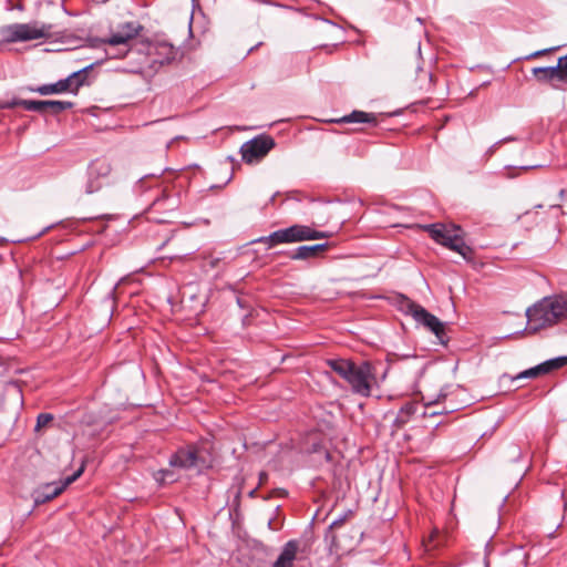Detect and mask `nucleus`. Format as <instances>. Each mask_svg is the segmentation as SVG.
Instances as JSON below:
<instances>
[{
	"mask_svg": "<svg viewBox=\"0 0 567 567\" xmlns=\"http://www.w3.org/2000/svg\"><path fill=\"white\" fill-rule=\"evenodd\" d=\"M327 364L340 378L346 380L352 392L361 396H370L372 386L377 383L375 368L369 361L357 364L347 359H329Z\"/></svg>",
	"mask_w": 567,
	"mask_h": 567,
	"instance_id": "f257e3e1",
	"label": "nucleus"
},
{
	"mask_svg": "<svg viewBox=\"0 0 567 567\" xmlns=\"http://www.w3.org/2000/svg\"><path fill=\"white\" fill-rule=\"evenodd\" d=\"M401 309L411 315L416 322L423 324L426 329L433 332L440 343L446 344L449 342L445 324L437 317L430 313L425 308L415 303L410 298L402 296Z\"/></svg>",
	"mask_w": 567,
	"mask_h": 567,
	"instance_id": "39448f33",
	"label": "nucleus"
},
{
	"mask_svg": "<svg viewBox=\"0 0 567 567\" xmlns=\"http://www.w3.org/2000/svg\"><path fill=\"white\" fill-rule=\"evenodd\" d=\"M431 238L440 245L460 254L465 260H471L473 249L464 241L462 229L455 224H430L423 226Z\"/></svg>",
	"mask_w": 567,
	"mask_h": 567,
	"instance_id": "7ed1b4c3",
	"label": "nucleus"
},
{
	"mask_svg": "<svg viewBox=\"0 0 567 567\" xmlns=\"http://www.w3.org/2000/svg\"><path fill=\"white\" fill-rule=\"evenodd\" d=\"M566 196H567V190L561 189V190L559 192V197H560L561 199H564Z\"/></svg>",
	"mask_w": 567,
	"mask_h": 567,
	"instance_id": "a19ab883",
	"label": "nucleus"
},
{
	"mask_svg": "<svg viewBox=\"0 0 567 567\" xmlns=\"http://www.w3.org/2000/svg\"><path fill=\"white\" fill-rule=\"evenodd\" d=\"M534 76L539 82H554L557 80L555 66H540L532 70ZM554 89H560L559 85L551 83Z\"/></svg>",
	"mask_w": 567,
	"mask_h": 567,
	"instance_id": "6ab92c4d",
	"label": "nucleus"
},
{
	"mask_svg": "<svg viewBox=\"0 0 567 567\" xmlns=\"http://www.w3.org/2000/svg\"><path fill=\"white\" fill-rule=\"evenodd\" d=\"M6 243H8V240L6 238H3V237H0V245H3Z\"/></svg>",
	"mask_w": 567,
	"mask_h": 567,
	"instance_id": "a18cd8bd",
	"label": "nucleus"
},
{
	"mask_svg": "<svg viewBox=\"0 0 567 567\" xmlns=\"http://www.w3.org/2000/svg\"><path fill=\"white\" fill-rule=\"evenodd\" d=\"M24 100L13 97L11 100H1L0 101V109H13L16 106H21V103H23Z\"/></svg>",
	"mask_w": 567,
	"mask_h": 567,
	"instance_id": "7c9ffc66",
	"label": "nucleus"
},
{
	"mask_svg": "<svg viewBox=\"0 0 567 567\" xmlns=\"http://www.w3.org/2000/svg\"><path fill=\"white\" fill-rule=\"evenodd\" d=\"M503 144V141H497L495 142L486 152V155L487 156H492L498 148L499 146Z\"/></svg>",
	"mask_w": 567,
	"mask_h": 567,
	"instance_id": "72a5a7b5",
	"label": "nucleus"
},
{
	"mask_svg": "<svg viewBox=\"0 0 567 567\" xmlns=\"http://www.w3.org/2000/svg\"><path fill=\"white\" fill-rule=\"evenodd\" d=\"M53 415L51 413H40L37 417L35 431L47 426L53 421Z\"/></svg>",
	"mask_w": 567,
	"mask_h": 567,
	"instance_id": "c85d7f7f",
	"label": "nucleus"
},
{
	"mask_svg": "<svg viewBox=\"0 0 567 567\" xmlns=\"http://www.w3.org/2000/svg\"><path fill=\"white\" fill-rule=\"evenodd\" d=\"M420 409H422V410H423V412H422V415H423V416H426V415L434 416V415H439V414H441V413H442V412H440V411H434V410H433V411H430V409H431V404H427V405H425V406H420Z\"/></svg>",
	"mask_w": 567,
	"mask_h": 567,
	"instance_id": "473e14b6",
	"label": "nucleus"
},
{
	"mask_svg": "<svg viewBox=\"0 0 567 567\" xmlns=\"http://www.w3.org/2000/svg\"><path fill=\"white\" fill-rule=\"evenodd\" d=\"M73 102L69 101H48V110L52 114H60L61 112L73 107Z\"/></svg>",
	"mask_w": 567,
	"mask_h": 567,
	"instance_id": "4be33fe9",
	"label": "nucleus"
},
{
	"mask_svg": "<svg viewBox=\"0 0 567 567\" xmlns=\"http://www.w3.org/2000/svg\"><path fill=\"white\" fill-rule=\"evenodd\" d=\"M507 458L511 462H517L522 458V450L516 444H511L507 447Z\"/></svg>",
	"mask_w": 567,
	"mask_h": 567,
	"instance_id": "c756f323",
	"label": "nucleus"
},
{
	"mask_svg": "<svg viewBox=\"0 0 567 567\" xmlns=\"http://www.w3.org/2000/svg\"><path fill=\"white\" fill-rule=\"evenodd\" d=\"M516 563L517 561H516V559L513 556L507 555V556L502 557L498 560L496 567H515ZM484 566L485 567H492L491 560L485 558Z\"/></svg>",
	"mask_w": 567,
	"mask_h": 567,
	"instance_id": "bb28decb",
	"label": "nucleus"
},
{
	"mask_svg": "<svg viewBox=\"0 0 567 567\" xmlns=\"http://www.w3.org/2000/svg\"><path fill=\"white\" fill-rule=\"evenodd\" d=\"M543 363V368L545 373H550L551 371L558 370L565 365H567V355L557 357L554 359H549Z\"/></svg>",
	"mask_w": 567,
	"mask_h": 567,
	"instance_id": "aec40b11",
	"label": "nucleus"
},
{
	"mask_svg": "<svg viewBox=\"0 0 567 567\" xmlns=\"http://www.w3.org/2000/svg\"><path fill=\"white\" fill-rule=\"evenodd\" d=\"M178 50L171 43L159 41L151 44L148 48V56L152 65L158 64L159 66L169 64L176 60Z\"/></svg>",
	"mask_w": 567,
	"mask_h": 567,
	"instance_id": "9b49d317",
	"label": "nucleus"
},
{
	"mask_svg": "<svg viewBox=\"0 0 567 567\" xmlns=\"http://www.w3.org/2000/svg\"><path fill=\"white\" fill-rule=\"evenodd\" d=\"M197 449L187 446L174 453L169 458V464L181 468H190L197 464Z\"/></svg>",
	"mask_w": 567,
	"mask_h": 567,
	"instance_id": "f8f14e48",
	"label": "nucleus"
},
{
	"mask_svg": "<svg viewBox=\"0 0 567 567\" xmlns=\"http://www.w3.org/2000/svg\"><path fill=\"white\" fill-rule=\"evenodd\" d=\"M52 25L45 23H13L2 29L7 42H24L38 39H48L52 35Z\"/></svg>",
	"mask_w": 567,
	"mask_h": 567,
	"instance_id": "423d86ee",
	"label": "nucleus"
},
{
	"mask_svg": "<svg viewBox=\"0 0 567 567\" xmlns=\"http://www.w3.org/2000/svg\"><path fill=\"white\" fill-rule=\"evenodd\" d=\"M6 390L8 392H10V391L14 392L19 396L20 401H22V391H21V388H20V385H19V383L17 381H9L6 384Z\"/></svg>",
	"mask_w": 567,
	"mask_h": 567,
	"instance_id": "2f4dec72",
	"label": "nucleus"
},
{
	"mask_svg": "<svg viewBox=\"0 0 567 567\" xmlns=\"http://www.w3.org/2000/svg\"><path fill=\"white\" fill-rule=\"evenodd\" d=\"M143 186H144V179H140L136 185V188H142Z\"/></svg>",
	"mask_w": 567,
	"mask_h": 567,
	"instance_id": "37998d69",
	"label": "nucleus"
},
{
	"mask_svg": "<svg viewBox=\"0 0 567 567\" xmlns=\"http://www.w3.org/2000/svg\"><path fill=\"white\" fill-rule=\"evenodd\" d=\"M561 567H567V554L564 556V558L560 561Z\"/></svg>",
	"mask_w": 567,
	"mask_h": 567,
	"instance_id": "58836bf2",
	"label": "nucleus"
},
{
	"mask_svg": "<svg viewBox=\"0 0 567 567\" xmlns=\"http://www.w3.org/2000/svg\"><path fill=\"white\" fill-rule=\"evenodd\" d=\"M516 563L517 561H516V559L513 556L507 555V556L502 557L498 560L496 567H515ZM484 566L485 567H492L491 560L485 558Z\"/></svg>",
	"mask_w": 567,
	"mask_h": 567,
	"instance_id": "cd10ccee",
	"label": "nucleus"
},
{
	"mask_svg": "<svg viewBox=\"0 0 567 567\" xmlns=\"http://www.w3.org/2000/svg\"><path fill=\"white\" fill-rule=\"evenodd\" d=\"M548 51H549V50H546V49H545V50L536 51V52H534V53L529 54V55L527 56V59L538 58V56H540V55L546 54Z\"/></svg>",
	"mask_w": 567,
	"mask_h": 567,
	"instance_id": "f704fd0d",
	"label": "nucleus"
},
{
	"mask_svg": "<svg viewBox=\"0 0 567 567\" xmlns=\"http://www.w3.org/2000/svg\"><path fill=\"white\" fill-rule=\"evenodd\" d=\"M111 171V164L106 159L97 158L89 166L87 175L102 181L110 175Z\"/></svg>",
	"mask_w": 567,
	"mask_h": 567,
	"instance_id": "f3484780",
	"label": "nucleus"
},
{
	"mask_svg": "<svg viewBox=\"0 0 567 567\" xmlns=\"http://www.w3.org/2000/svg\"><path fill=\"white\" fill-rule=\"evenodd\" d=\"M427 76H429V81L433 82V74L432 73H427Z\"/></svg>",
	"mask_w": 567,
	"mask_h": 567,
	"instance_id": "49530a36",
	"label": "nucleus"
},
{
	"mask_svg": "<svg viewBox=\"0 0 567 567\" xmlns=\"http://www.w3.org/2000/svg\"><path fill=\"white\" fill-rule=\"evenodd\" d=\"M550 208H557L559 209L560 208V205H551Z\"/></svg>",
	"mask_w": 567,
	"mask_h": 567,
	"instance_id": "de8ad7c7",
	"label": "nucleus"
},
{
	"mask_svg": "<svg viewBox=\"0 0 567 567\" xmlns=\"http://www.w3.org/2000/svg\"><path fill=\"white\" fill-rule=\"evenodd\" d=\"M344 522V518H339V519H336L331 523L330 525V528H337L339 526H341Z\"/></svg>",
	"mask_w": 567,
	"mask_h": 567,
	"instance_id": "e433bc0d",
	"label": "nucleus"
},
{
	"mask_svg": "<svg viewBox=\"0 0 567 567\" xmlns=\"http://www.w3.org/2000/svg\"><path fill=\"white\" fill-rule=\"evenodd\" d=\"M21 106L27 111L45 113L48 111V101L24 100Z\"/></svg>",
	"mask_w": 567,
	"mask_h": 567,
	"instance_id": "412c9836",
	"label": "nucleus"
},
{
	"mask_svg": "<svg viewBox=\"0 0 567 567\" xmlns=\"http://www.w3.org/2000/svg\"><path fill=\"white\" fill-rule=\"evenodd\" d=\"M268 480V474L266 472H260L259 473V485H262L267 482Z\"/></svg>",
	"mask_w": 567,
	"mask_h": 567,
	"instance_id": "c9c22d12",
	"label": "nucleus"
},
{
	"mask_svg": "<svg viewBox=\"0 0 567 567\" xmlns=\"http://www.w3.org/2000/svg\"><path fill=\"white\" fill-rule=\"evenodd\" d=\"M94 64H90L81 70L71 73L68 78L59 80L52 84H43L37 87L34 91L41 95L60 94L63 92H70L78 94L79 89L87 84V72L92 70Z\"/></svg>",
	"mask_w": 567,
	"mask_h": 567,
	"instance_id": "0eeeda50",
	"label": "nucleus"
},
{
	"mask_svg": "<svg viewBox=\"0 0 567 567\" xmlns=\"http://www.w3.org/2000/svg\"><path fill=\"white\" fill-rule=\"evenodd\" d=\"M420 409V405L414 402H408L405 403L400 411L396 414V417L394 419V426L398 429H401L403 425H405L410 417L417 412Z\"/></svg>",
	"mask_w": 567,
	"mask_h": 567,
	"instance_id": "a211bd4d",
	"label": "nucleus"
},
{
	"mask_svg": "<svg viewBox=\"0 0 567 567\" xmlns=\"http://www.w3.org/2000/svg\"><path fill=\"white\" fill-rule=\"evenodd\" d=\"M274 493H276L277 495L284 497L286 496L287 492L285 489H275Z\"/></svg>",
	"mask_w": 567,
	"mask_h": 567,
	"instance_id": "4c0bfd02",
	"label": "nucleus"
},
{
	"mask_svg": "<svg viewBox=\"0 0 567 567\" xmlns=\"http://www.w3.org/2000/svg\"><path fill=\"white\" fill-rule=\"evenodd\" d=\"M555 69L557 80L567 83V54L558 59Z\"/></svg>",
	"mask_w": 567,
	"mask_h": 567,
	"instance_id": "5701e85b",
	"label": "nucleus"
},
{
	"mask_svg": "<svg viewBox=\"0 0 567 567\" xmlns=\"http://www.w3.org/2000/svg\"><path fill=\"white\" fill-rule=\"evenodd\" d=\"M298 549L299 543L297 540L287 542L271 567H293Z\"/></svg>",
	"mask_w": 567,
	"mask_h": 567,
	"instance_id": "2eb2a0df",
	"label": "nucleus"
},
{
	"mask_svg": "<svg viewBox=\"0 0 567 567\" xmlns=\"http://www.w3.org/2000/svg\"><path fill=\"white\" fill-rule=\"evenodd\" d=\"M102 186H103V183L101 179L89 176V179L85 184L84 192H85V194L91 195V194L99 192L102 188Z\"/></svg>",
	"mask_w": 567,
	"mask_h": 567,
	"instance_id": "a878e982",
	"label": "nucleus"
},
{
	"mask_svg": "<svg viewBox=\"0 0 567 567\" xmlns=\"http://www.w3.org/2000/svg\"><path fill=\"white\" fill-rule=\"evenodd\" d=\"M83 470L84 467L81 466L76 472L68 476L64 481L58 483H48L37 488L33 493L34 503L37 505L44 504L59 496L69 485H71L82 475Z\"/></svg>",
	"mask_w": 567,
	"mask_h": 567,
	"instance_id": "9d476101",
	"label": "nucleus"
},
{
	"mask_svg": "<svg viewBox=\"0 0 567 567\" xmlns=\"http://www.w3.org/2000/svg\"><path fill=\"white\" fill-rule=\"evenodd\" d=\"M155 193L156 194L148 207L150 210L156 213H166L173 212L176 208V200L171 196V194L166 189L155 188Z\"/></svg>",
	"mask_w": 567,
	"mask_h": 567,
	"instance_id": "ddd939ff",
	"label": "nucleus"
},
{
	"mask_svg": "<svg viewBox=\"0 0 567 567\" xmlns=\"http://www.w3.org/2000/svg\"><path fill=\"white\" fill-rule=\"evenodd\" d=\"M442 539H443V536L441 535V533L437 529H434L430 534L429 539L424 540V546H425L426 550L430 551V550H433L436 547H439Z\"/></svg>",
	"mask_w": 567,
	"mask_h": 567,
	"instance_id": "b1692460",
	"label": "nucleus"
},
{
	"mask_svg": "<svg viewBox=\"0 0 567 567\" xmlns=\"http://www.w3.org/2000/svg\"><path fill=\"white\" fill-rule=\"evenodd\" d=\"M417 51L420 52L421 51V44L417 43Z\"/></svg>",
	"mask_w": 567,
	"mask_h": 567,
	"instance_id": "09e8293b",
	"label": "nucleus"
},
{
	"mask_svg": "<svg viewBox=\"0 0 567 567\" xmlns=\"http://www.w3.org/2000/svg\"><path fill=\"white\" fill-rule=\"evenodd\" d=\"M143 30V25L138 22H125L118 25V30L112 33L104 42L111 48L121 47L116 52H107L111 58L122 59L130 51L128 42L136 38Z\"/></svg>",
	"mask_w": 567,
	"mask_h": 567,
	"instance_id": "6e6552de",
	"label": "nucleus"
},
{
	"mask_svg": "<svg viewBox=\"0 0 567 567\" xmlns=\"http://www.w3.org/2000/svg\"><path fill=\"white\" fill-rule=\"evenodd\" d=\"M532 332L551 327L567 319V293L545 297L526 311Z\"/></svg>",
	"mask_w": 567,
	"mask_h": 567,
	"instance_id": "f03ea898",
	"label": "nucleus"
},
{
	"mask_svg": "<svg viewBox=\"0 0 567 567\" xmlns=\"http://www.w3.org/2000/svg\"><path fill=\"white\" fill-rule=\"evenodd\" d=\"M275 145V140L270 135L260 134L241 145L240 153L243 161L247 164L258 163Z\"/></svg>",
	"mask_w": 567,
	"mask_h": 567,
	"instance_id": "1a4fd4ad",
	"label": "nucleus"
},
{
	"mask_svg": "<svg viewBox=\"0 0 567 567\" xmlns=\"http://www.w3.org/2000/svg\"><path fill=\"white\" fill-rule=\"evenodd\" d=\"M333 123L347 124V123H367L375 126L378 124L377 115L373 113H367L363 111L354 110L350 114L339 118L331 120Z\"/></svg>",
	"mask_w": 567,
	"mask_h": 567,
	"instance_id": "dca6fc26",
	"label": "nucleus"
},
{
	"mask_svg": "<svg viewBox=\"0 0 567 567\" xmlns=\"http://www.w3.org/2000/svg\"><path fill=\"white\" fill-rule=\"evenodd\" d=\"M256 493H257V488H254L249 492V497H255L256 496Z\"/></svg>",
	"mask_w": 567,
	"mask_h": 567,
	"instance_id": "79ce46f5",
	"label": "nucleus"
},
{
	"mask_svg": "<svg viewBox=\"0 0 567 567\" xmlns=\"http://www.w3.org/2000/svg\"><path fill=\"white\" fill-rule=\"evenodd\" d=\"M328 248V243L311 246H299L298 248L289 251L288 257L292 260H308L316 258L320 252L326 251Z\"/></svg>",
	"mask_w": 567,
	"mask_h": 567,
	"instance_id": "4468645a",
	"label": "nucleus"
},
{
	"mask_svg": "<svg viewBox=\"0 0 567 567\" xmlns=\"http://www.w3.org/2000/svg\"><path fill=\"white\" fill-rule=\"evenodd\" d=\"M543 374H546V373H545V370L543 368V363H540V364H537L536 367L529 368V369L520 372L517 375V378L518 379H520V378L535 379V378H538L539 375H543Z\"/></svg>",
	"mask_w": 567,
	"mask_h": 567,
	"instance_id": "393cba45",
	"label": "nucleus"
},
{
	"mask_svg": "<svg viewBox=\"0 0 567 567\" xmlns=\"http://www.w3.org/2000/svg\"><path fill=\"white\" fill-rule=\"evenodd\" d=\"M50 228H51L50 226H49V227H47V228H44V229H43V230H42V231H41L37 237L42 236V235H43V234H45V231H48Z\"/></svg>",
	"mask_w": 567,
	"mask_h": 567,
	"instance_id": "c03bdc74",
	"label": "nucleus"
},
{
	"mask_svg": "<svg viewBox=\"0 0 567 567\" xmlns=\"http://www.w3.org/2000/svg\"><path fill=\"white\" fill-rule=\"evenodd\" d=\"M502 141H503V143L512 142V141H516V137L508 136V137L503 138Z\"/></svg>",
	"mask_w": 567,
	"mask_h": 567,
	"instance_id": "ea45409f",
	"label": "nucleus"
},
{
	"mask_svg": "<svg viewBox=\"0 0 567 567\" xmlns=\"http://www.w3.org/2000/svg\"><path fill=\"white\" fill-rule=\"evenodd\" d=\"M329 237L330 234L328 231H319L307 225L295 224L290 227L278 229L268 236L260 237L255 241L266 244L267 248L270 249L279 244H293Z\"/></svg>",
	"mask_w": 567,
	"mask_h": 567,
	"instance_id": "20e7f679",
	"label": "nucleus"
}]
</instances>
